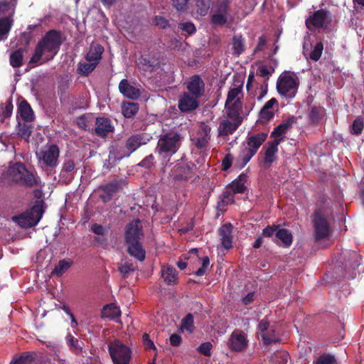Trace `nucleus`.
I'll return each mask as SVG.
<instances>
[{
  "label": "nucleus",
  "mask_w": 364,
  "mask_h": 364,
  "mask_svg": "<svg viewBox=\"0 0 364 364\" xmlns=\"http://www.w3.org/2000/svg\"><path fill=\"white\" fill-rule=\"evenodd\" d=\"M62 43L60 32L56 30L48 31L36 44L29 63L41 65L53 60L58 53Z\"/></svg>",
  "instance_id": "nucleus-1"
},
{
  "label": "nucleus",
  "mask_w": 364,
  "mask_h": 364,
  "mask_svg": "<svg viewBox=\"0 0 364 364\" xmlns=\"http://www.w3.org/2000/svg\"><path fill=\"white\" fill-rule=\"evenodd\" d=\"M139 223V220H136L126 226L124 239L127 252L141 262L145 259L146 252L141 242L144 234Z\"/></svg>",
  "instance_id": "nucleus-2"
},
{
  "label": "nucleus",
  "mask_w": 364,
  "mask_h": 364,
  "mask_svg": "<svg viewBox=\"0 0 364 364\" xmlns=\"http://www.w3.org/2000/svg\"><path fill=\"white\" fill-rule=\"evenodd\" d=\"M267 138V133L266 132L256 133L247 137L246 146H241L237 157L235 166L238 169L243 168L247 164Z\"/></svg>",
  "instance_id": "nucleus-3"
},
{
  "label": "nucleus",
  "mask_w": 364,
  "mask_h": 364,
  "mask_svg": "<svg viewBox=\"0 0 364 364\" xmlns=\"http://www.w3.org/2000/svg\"><path fill=\"white\" fill-rule=\"evenodd\" d=\"M183 136L177 132H169L160 135L156 147V153L164 160L175 154L181 146Z\"/></svg>",
  "instance_id": "nucleus-4"
},
{
  "label": "nucleus",
  "mask_w": 364,
  "mask_h": 364,
  "mask_svg": "<svg viewBox=\"0 0 364 364\" xmlns=\"http://www.w3.org/2000/svg\"><path fill=\"white\" fill-rule=\"evenodd\" d=\"M13 181L21 186L26 188L41 186V178L36 171L28 170L22 163H17L12 170Z\"/></svg>",
  "instance_id": "nucleus-5"
},
{
  "label": "nucleus",
  "mask_w": 364,
  "mask_h": 364,
  "mask_svg": "<svg viewBox=\"0 0 364 364\" xmlns=\"http://www.w3.org/2000/svg\"><path fill=\"white\" fill-rule=\"evenodd\" d=\"M243 85H234L230 87L225 103V108L227 111L228 117H238V112H242V92Z\"/></svg>",
  "instance_id": "nucleus-6"
},
{
  "label": "nucleus",
  "mask_w": 364,
  "mask_h": 364,
  "mask_svg": "<svg viewBox=\"0 0 364 364\" xmlns=\"http://www.w3.org/2000/svg\"><path fill=\"white\" fill-rule=\"evenodd\" d=\"M43 212V201H36L31 209L14 216L12 220L23 228H31L40 221Z\"/></svg>",
  "instance_id": "nucleus-7"
},
{
  "label": "nucleus",
  "mask_w": 364,
  "mask_h": 364,
  "mask_svg": "<svg viewBox=\"0 0 364 364\" xmlns=\"http://www.w3.org/2000/svg\"><path fill=\"white\" fill-rule=\"evenodd\" d=\"M311 219L315 241L328 239L331 235V229L325 213L320 209L316 210L311 215Z\"/></svg>",
  "instance_id": "nucleus-8"
},
{
  "label": "nucleus",
  "mask_w": 364,
  "mask_h": 364,
  "mask_svg": "<svg viewBox=\"0 0 364 364\" xmlns=\"http://www.w3.org/2000/svg\"><path fill=\"white\" fill-rule=\"evenodd\" d=\"M151 139L152 136L146 132H139L130 135L125 141L123 153L119 154L117 158L120 160L124 157H129L141 146L148 144Z\"/></svg>",
  "instance_id": "nucleus-9"
},
{
  "label": "nucleus",
  "mask_w": 364,
  "mask_h": 364,
  "mask_svg": "<svg viewBox=\"0 0 364 364\" xmlns=\"http://www.w3.org/2000/svg\"><path fill=\"white\" fill-rule=\"evenodd\" d=\"M108 350L114 364H129L132 350L119 340H114L108 345Z\"/></svg>",
  "instance_id": "nucleus-10"
},
{
  "label": "nucleus",
  "mask_w": 364,
  "mask_h": 364,
  "mask_svg": "<svg viewBox=\"0 0 364 364\" xmlns=\"http://www.w3.org/2000/svg\"><path fill=\"white\" fill-rule=\"evenodd\" d=\"M60 149L56 144H46L36 153L40 163L46 167L55 168L58 165Z\"/></svg>",
  "instance_id": "nucleus-11"
},
{
  "label": "nucleus",
  "mask_w": 364,
  "mask_h": 364,
  "mask_svg": "<svg viewBox=\"0 0 364 364\" xmlns=\"http://www.w3.org/2000/svg\"><path fill=\"white\" fill-rule=\"evenodd\" d=\"M125 185V181L123 179H115L105 184L100 185L96 190L99 193V198L104 203H107L112 200Z\"/></svg>",
  "instance_id": "nucleus-12"
},
{
  "label": "nucleus",
  "mask_w": 364,
  "mask_h": 364,
  "mask_svg": "<svg viewBox=\"0 0 364 364\" xmlns=\"http://www.w3.org/2000/svg\"><path fill=\"white\" fill-rule=\"evenodd\" d=\"M230 0H218L213 7L211 15V23L216 26H225L228 21Z\"/></svg>",
  "instance_id": "nucleus-13"
},
{
  "label": "nucleus",
  "mask_w": 364,
  "mask_h": 364,
  "mask_svg": "<svg viewBox=\"0 0 364 364\" xmlns=\"http://www.w3.org/2000/svg\"><path fill=\"white\" fill-rule=\"evenodd\" d=\"M296 80L290 75L280 76L277 80V92L287 97H294L297 89Z\"/></svg>",
  "instance_id": "nucleus-14"
},
{
  "label": "nucleus",
  "mask_w": 364,
  "mask_h": 364,
  "mask_svg": "<svg viewBox=\"0 0 364 364\" xmlns=\"http://www.w3.org/2000/svg\"><path fill=\"white\" fill-rule=\"evenodd\" d=\"M186 87L188 93L199 99L205 95V82L198 75H192L186 82Z\"/></svg>",
  "instance_id": "nucleus-15"
},
{
  "label": "nucleus",
  "mask_w": 364,
  "mask_h": 364,
  "mask_svg": "<svg viewBox=\"0 0 364 364\" xmlns=\"http://www.w3.org/2000/svg\"><path fill=\"white\" fill-rule=\"evenodd\" d=\"M138 66L144 72H156L161 69V60L156 54L144 55L139 59Z\"/></svg>",
  "instance_id": "nucleus-16"
},
{
  "label": "nucleus",
  "mask_w": 364,
  "mask_h": 364,
  "mask_svg": "<svg viewBox=\"0 0 364 364\" xmlns=\"http://www.w3.org/2000/svg\"><path fill=\"white\" fill-rule=\"evenodd\" d=\"M198 100L199 98L184 92L178 99V107L181 112H192L199 107Z\"/></svg>",
  "instance_id": "nucleus-17"
},
{
  "label": "nucleus",
  "mask_w": 364,
  "mask_h": 364,
  "mask_svg": "<svg viewBox=\"0 0 364 364\" xmlns=\"http://www.w3.org/2000/svg\"><path fill=\"white\" fill-rule=\"evenodd\" d=\"M196 165L193 163L177 164L174 166L173 178L175 181H187L194 176Z\"/></svg>",
  "instance_id": "nucleus-18"
},
{
  "label": "nucleus",
  "mask_w": 364,
  "mask_h": 364,
  "mask_svg": "<svg viewBox=\"0 0 364 364\" xmlns=\"http://www.w3.org/2000/svg\"><path fill=\"white\" fill-rule=\"evenodd\" d=\"M282 141V138L280 139H274V140L272 141L267 142V146L265 149L264 158H263V166L265 168H268L271 166L273 162H274L277 159V153L278 151V145Z\"/></svg>",
  "instance_id": "nucleus-19"
},
{
  "label": "nucleus",
  "mask_w": 364,
  "mask_h": 364,
  "mask_svg": "<svg viewBox=\"0 0 364 364\" xmlns=\"http://www.w3.org/2000/svg\"><path fill=\"white\" fill-rule=\"evenodd\" d=\"M231 121L228 119H223L220 122L218 127V133L220 136H228L232 134L241 124L242 122V117L241 113L238 112V117H228Z\"/></svg>",
  "instance_id": "nucleus-20"
},
{
  "label": "nucleus",
  "mask_w": 364,
  "mask_h": 364,
  "mask_svg": "<svg viewBox=\"0 0 364 364\" xmlns=\"http://www.w3.org/2000/svg\"><path fill=\"white\" fill-rule=\"evenodd\" d=\"M247 346V340L242 331H235L228 341L229 348L234 351H242Z\"/></svg>",
  "instance_id": "nucleus-21"
},
{
  "label": "nucleus",
  "mask_w": 364,
  "mask_h": 364,
  "mask_svg": "<svg viewBox=\"0 0 364 364\" xmlns=\"http://www.w3.org/2000/svg\"><path fill=\"white\" fill-rule=\"evenodd\" d=\"M114 130V127L109 119L105 117L96 118L95 133L97 136L105 137Z\"/></svg>",
  "instance_id": "nucleus-22"
},
{
  "label": "nucleus",
  "mask_w": 364,
  "mask_h": 364,
  "mask_svg": "<svg viewBox=\"0 0 364 364\" xmlns=\"http://www.w3.org/2000/svg\"><path fill=\"white\" fill-rule=\"evenodd\" d=\"M327 17L328 11L324 9H319L314 11L313 14L306 20V26L309 30L311 29V27L316 28H322Z\"/></svg>",
  "instance_id": "nucleus-23"
},
{
  "label": "nucleus",
  "mask_w": 364,
  "mask_h": 364,
  "mask_svg": "<svg viewBox=\"0 0 364 364\" xmlns=\"http://www.w3.org/2000/svg\"><path fill=\"white\" fill-rule=\"evenodd\" d=\"M119 90L124 97L132 100H137L141 95L139 89L130 85L127 79L120 81Z\"/></svg>",
  "instance_id": "nucleus-24"
},
{
  "label": "nucleus",
  "mask_w": 364,
  "mask_h": 364,
  "mask_svg": "<svg viewBox=\"0 0 364 364\" xmlns=\"http://www.w3.org/2000/svg\"><path fill=\"white\" fill-rule=\"evenodd\" d=\"M232 225L230 223L223 225L219 229L222 245L226 250L232 248Z\"/></svg>",
  "instance_id": "nucleus-25"
},
{
  "label": "nucleus",
  "mask_w": 364,
  "mask_h": 364,
  "mask_svg": "<svg viewBox=\"0 0 364 364\" xmlns=\"http://www.w3.org/2000/svg\"><path fill=\"white\" fill-rule=\"evenodd\" d=\"M296 122V118L294 116L289 117L286 122L281 123L276 127L272 132L271 136L277 139L285 134L289 129L292 127V124Z\"/></svg>",
  "instance_id": "nucleus-26"
},
{
  "label": "nucleus",
  "mask_w": 364,
  "mask_h": 364,
  "mask_svg": "<svg viewBox=\"0 0 364 364\" xmlns=\"http://www.w3.org/2000/svg\"><path fill=\"white\" fill-rule=\"evenodd\" d=\"M21 119L26 122H31L34 119L33 111L26 100L20 102L18 108Z\"/></svg>",
  "instance_id": "nucleus-27"
},
{
  "label": "nucleus",
  "mask_w": 364,
  "mask_h": 364,
  "mask_svg": "<svg viewBox=\"0 0 364 364\" xmlns=\"http://www.w3.org/2000/svg\"><path fill=\"white\" fill-rule=\"evenodd\" d=\"M103 52L104 48L102 46L98 43H92L86 55V60L88 62H97L98 63L102 58Z\"/></svg>",
  "instance_id": "nucleus-28"
},
{
  "label": "nucleus",
  "mask_w": 364,
  "mask_h": 364,
  "mask_svg": "<svg viewBox=\"0 0 364 364\" xmlns=\"http://www.w3.org/2000/svg\"><path fill=\"white\" fill-rule=\"evenodd\" d=\"M245 49V40L241 34L234 35L232 38V53L235 56H240Z\"/></svg>",
  "instance_id": "nucleus-29"
},
{
  "label": "nucleus",
  "mask_w": 364,
  "mask_h": 364,
  "mask_svg": "<svg viewBox=\"0 0 364 364\" xmlns=\"http://www.w3.org/2000/svg\"><path fill=\"white\" fill-rule=\"evenodd\" d=\"M161 277L167 284H175L177 282V271L171 266L164 267L161 269Z\"/></svg>",
  "instance_id": "nucleus-30"
},
{
  "label": "nucleus",
  "mask_w": 364,
  "mask_h": 364,
  "mask_svg": "<svg viewBox=\"0 0 364 364\" xmlns=\"http://www.w3.org/2000/svg\"><path fill=\"white\" fill-rule=\"evenodd\" d=\"M36 358V353L27 351L22 353L18 358L12 360L10 364H37Z\"/></svg>",
  "instance_id": "nucleus-31"
},
{
  "label": "nucleus",
  "mask_w": 364,
  "mask_h": 364,
  "mask_svg": "<svg viewBox=\"0 0 364 364\" xmlns=\"http://www.w3.org/2000/svg\"><path fill=\"white\" fill-rule=\"evenodd\" d=\"M139 108L138 103L127 102H124L122 105V112L124 117L132 118L138 112Z\"/></svg>",
  "instance_id": "nucleus-32"
},
{
  "label": "nucleus",
  "mask_w": 364,
  "mask_h": 364,
  "mask_svg": "<svg viewBox=\"0 0 364 364\" xmlns=\"http://www.w3.org/2000/svg\"><path fill=\"white\" fill-rule=\"evenodd\" d=\"M73 264L71 259H62L58 262V264L52 270L51 274L53 276L61 277L65 273Z\"/></svg>",
  "instance_id": "nucleus-33"
},
{
  "label": "nucleus",
  "mask_w": 364,
  "mask_h": 364,
  "mask_svg": "<svg viewBox=\"0 0 364 364\" xmlns=\"http://www.w3.org/2000/svg\"><path fill=\"white\" fill-rule=\"evenodd\" d=\"M12 27V20L9 17L0 18V41L6 40Z\"/></svg>",
  "instance_id": "nucleus-34"
},
{
  "label": "nucleus",
  "mask_w": 364,
  "mask_h": 364,
  "mask_svg": "<svg viewBox=\"0 0 364 364\" xmlns=\"http://www.w3.org/2000/svg\"><path fill=\"white\" fill-rule=\"evenodd\" d=\"M275 236L283 242L285 247H289L292 243L293 236L287 229H279L276 231Z\"/></svg>",
  "instance_id": "nucleus-35"
},
{
  "label": "nucleus",
  "mask_w": 364,
  "mask_h": 364,
  "mask_svg": "<svg viewBox=\"0 0 364 364\" xmlns=\"http://www.w3.org/2000/svg\"><path fill=\"white\" fill-rule=\"evenodd\" d=\"M261 337L264 343L266 345L277 343L279 341V338L276 334V327L274 325H272V327H270L267 331H266L264 333H262Z\"/></svg>",
  "instance_id": "nucleus-36"
},
{
  "label": "nucleus",
  "mask_w": 364,
  "mask_h": 364,
  "mask_svg": "<svg viewBox=\"0 0 364 364\" xmlns=\"http://www.w3.org/2000/svg\"><path fill=\"white\" fill-rule=\"evenodd\" d=\"M102 314L103 316L114 319L120 316L121 312L116 306H114L113 304H109L104 306Z\"/></svg>",
  "instance_id": "nucleus-37"
},
{
  "label": "nucleus",
  "mask_w": 364,
  "mask_h": 364,
  "mask_svg": "<svg viewBox=\"0 0 364 364\" xmlns=\"http://www.w3.org/2000/svg\"><path fill=\"white\" fill-rule=\"evenodd\" d=\"M23 50H16L10 55V64L14 68H19L23 65Z\"/></svg>",
  "instance_id": "nucleus-38"
},
{
  "label": "nucleus",
  "mask_w": 364,
  "mask_h": 364,
  "mask_svg": "<svg viewBox=\"0 0 364 364\" xmlns=\"http://www.w3.org/2000/svg\"><path fill=\"white\" fill-rule=\"evenodd\" d=\"M364 128V122L361 117H358L353 122L352 125L350 127V134L354 135H360Z\"/></svg>",
  "instance_id": "nucleus-39"
},
{
  "label": "nucleus",
  "mask_w": 364,
  "mask_h": 364,
  "mask_svg": "<svg viewBox=\"0 0 364 364\" xmlns=\"http://www.w3.org/2000/svg\"><path fill=\"white\" fill-rule=\"evenodd\" d=\"M313 364H337V360L334 355L329 353H323L314 361Z\"/></svg>",
  "instance_id": "nucleus-40"
},
{
  "label": "nucleus",
  "mask_w": 364,
  "mask_h": 364,
  "mask_svg": "<svg viewBox=\"0 0 364 364\" xmlns=\"http://www.w3.org/2000/svg\"><path fill=\"white\" fill-rule=\"evenodd\" d=\"M274 116V112L272 109H264L262 108L259 113L258 122L260 124H266L270 121Z\"/></svg>",
  "instance_id": "nucleus-41"
},
{
  "label": "nucleus",
  "mask_w": 364,
  "mask_h": 364,
  "mask_svg": "<svg viewBox=\"0 0 364 364\" xmlns=\"http://www.w3.org/2000/svg\"><path fill=\"white\" fill-rule=\"evenodd\" d=\"M212 0H196L197 12L200 16H205L210 6Z\"/></svg>",
  "instance_id": "nucleus-42"
},
{
  "label": "nucleus",
  "mask_w": 364,
  "mask_h": 364,
  "mask_svg": "<svg viewBox=\"0 0 364 364\" xmlns=\"http://www.w3.org/2000/svg\"><path fill=\"white\" fill-rule=\"evenodd\" d=\"M31 127L26 123L18 122L17 134L21 138L28 139L31 134Z\"/></svg>",
  "instance_id": "nucleus-43"
},
{
  "label": "nucleus",
  "mask_w": 364,
  "mask_h": 364,
  "mask_svg": "<svg viewBox=\"0 0 364 364\" xmlns=\"http://www.w3.org/2000/svg\"><path fill=\"white\" fill-rule=\"evenodd\" d=\"M323 50V45L321 41L318 42L314 46L312 51L309 54V58L314 61H318L321 57Z\"/></svg>",
  "instance_id": "nucleus-44"
},
{
  "label": "nucleus",
  "mask_w": 364,
  "mask_h": 364,
  "mask_svg": "<svg viewBox=\"0 0 364 364\" xmlns=\"http://www.w3.org/2000/svg\"><path fill=\"white\" fill-rule=\"evenodd\" d=\"M118 270L124 277H126L130 272H134L135 268L132 262H127L124 264H119L118 265Z\"/></svg>",
  "instance_id": "nucleus-45"
},
{
  "label": "nucleus",
  "mask_w": 364,
  "mask_h": 364,
  "mask_svg": "<svg viewBox=\"0 0 364 364\" xmlns=\"http://www.w3.org/2000/svg\"><path fill=\"white\" fill-rule=\"evenodd\" d=\"M213 348V345L210 342H205V343H201L198 348H197V350L202 355H205V356H207V357H210L212 353H211V350Z\"/></svg>",
  "instance_id": "nucleus-46"
},
{
  "label": "nucleus",
  "mask_w": 364,
  "mask_h": 364,
  "mask_svg": "<svg viewBox=\"0 0 364 364\" xmlns=\"http://www.w3.org/2000/svg\"><path fill=\"white\" fill-rule=\"evenodd\" d=\"M221 200L218 203L219 205H228L229 203H233L235 202L234 200V193L232 192V191H224L221 196H220Z\"/></svg>",
  "instance_id": "nucleus-47"
},
{
  "label": "nucleus",
  "mask_w": 364,
  "mask_h": 364,
  "mask_svg": "<svg viewBox=\"0 0 364 364\" xmlns=\"http://www.w3.org/2000/svg\"><path fill=\"white\" fill-rule=\"evenodd\" d=\"M97 65V62L85 63L80 65V69L84 75L87 76L95 69Z\"/></svg>",
  "instance_id": "nucleus-48"
},
{
  "label": "nucleus",
  "mask_w": 364,
  "mask_h": 364,
  "mask_svg": "<svg viewBox=\"0 0 364 364\" xmlns=\"http://www.w3.org/2000/svg\"><path fill=\"white\" fill-rule=\"evenodd\" d=\"M209 139L208 136L198 135L197 137L192 139V141L198 149H202L207 146Z\"/></svg>",
  "instance_id": "nucleus-49"
},
{
  "label": "nucleus",
  "mask_w": 364,
  "mask_h": 364,
  "mask_svg": "<svg viewBox=\"0 0 364 364\" xmlns=\"http://www.w3.org/2000/svg\"><path fill=\"white\" fill-rule=\"evenodd\" d=\"M349 255L350 259L352 260L346 261V268L348 266H350L353 269L358 267L360 265V262H358V255L355 252H348Z\"/></svg>",
  "instance_id": "nucleus-50"
},
{
  "label": "nucleus",
  "mask_w": 364,
  "mask_h": 364,
  "mask_svg": "<svg viewBox=\"0 0 364 364\" xmlns=\"http://www.w3.org/2000/svg\"><path fill=\"white\" fill-rule=\"evenodd\" d=\"M75 168V163L72 159L65 160L63 163L61 174L65 176V173H72Z\"/></svg>",
  "instance_id": "nucleus-51"
},
{
  "label": "nucleus",
  "mask_w": 364,
  "mask_h": 364,
  "mask_svg": "<svg viewBox=\"0 0 364 364\" xmlns=\"http://www.w3.org/2000/svg\"><path fill=\"white\" fill-rule=\"evenodd\" d=\"M309 117L312 123H318L321 119L320 108L313 106L310 108Z\"/></svg>",
  "instance_id": "nucleus-52"
},
{
  "label": "nucleus",
  "mask_w": 364,
  "mask_h": 364,
  "mask_svg": "<svg viewBox=\"0 0 364 364\" xmlns=\"http://www.w3.org/2000/svg\"><path fill=\"white\" fill-rule=\"evenodd\" d=\"M13 107L11 100H7L4 105L1 107V115L4 118L9 117L12 114Z\"/></svg>",
  "instance_id": "nucleus-53"
},
{
  "label": "nucleus",
  "mask_w": 364,
  "mask_h": 364,
  "mask_svg": "<svg viewBox=\"0 0 364 364\" xmlns=\"http://www.w3.org/2000/svg\"><path fill=\"white\" fill-rule=\"evenodd\" d=\"M230 187L232 189V192L235 193H243L246 190V186L243 183H240V181H233Z\"/></svg>",
  "instance_id": "nucleus-54"
},
{
  "label": "nucleus",
  "mask_w": 364,
  "mask_h": 364,
  "mask_svg": "<svg viewBox=\"0 0 364 364\" xmlns=\"http://www.w3.org/2000/svg\"><path fill=\"white\" fill-rule=\"evenodd\" d=\"M202 260V266L195 272L196 276H203L205 274L206 270L210 264V259L208 256L200 259Z\"/></svg>",
  "instance_id": "nucleus-55"
},
{
  "label": "nucleus",
  "mask_w": 364,
  "mask_h": 364,
  "mask_svg": "<svg viewBox=\"0 0 364 364\" xmlns=\"http://www.w3.org/2000/svg\"><path fill=\"white\" fill-rule=\"evenodd\" d=\"M178 28L188 34H193L196 31L195 25L191 22L181 23L178 25Z\"/></svg>",
  "instance_id": "nucleus-56"
},
{
  "label": "nucleus",
  "mask_w": 364,
  "mask_h": 364,
  "mask_svg": "<svg viewBox=\"0 0 364 364\" xmlns=\"http://www.w3.org/2000/svg\"><path fill=\"white\" fill-rule=\"evenodd\" d=\"M155 164L154 162V156L153 154H149L146 156L139 164V165L141 167L149 168L154 166Z\"/></svg>",
  "instance_id": "nucleus-57"
},
{
  "label": "nucleus",
  "mask_w": 364,
  "mask_h": 364,
  "mask_svg": "<svg viewBox=\"0 0 364 364\" xmlns=\"http://www.w3.org/2000/svg\"><path fill=\"white\" fill-rule=\"evenodd\" d=\"M154 23L155 26L160 28H166L169 26L168 21L166 18L161 16H155L154 19Z\"/></svg>",
  "instance_id": "nucleus-58"
},
{
  "label": "nucleus",
  "mask_w": 364,
  "mask_h": 364,
  "mask_svg": "<svg viewBox=\"0 0 364 364\" xmlns=\"http://www.w3.org/2000/svg\"><path fill=\"white\" fill-rule=\"evenodd\" d=\"M189 0H172L173 6L178 11L186 9L187 4Z\"/></svg>",
  "instance_id": "nucleus-59"
},
{
  "label": "nucleus",
  "mask_w": 364,
  "mask_h": 364,
  "mask_svg": "<svg viewBox=\"0 0 364 364\" xmlns=\"http://www.w3.org/2000/svg\"><path fill=\"white\" fill-rule=\"evenodd\" d=\"M233 156L231 154H227L222 161V170H228L232 164Z\"/></svg>",
  "instance_id": "nucleus-60"
},
{
  "label": "nucleus",
  "mask_w": 364,
  "mask_h": 364,
  "mask_svg": "<svg viewBox=\"0 0 364 364\" xmlns=\"http://www.w3.org/2000/svg\"><path fill=\"white\" fill-rule=\"evenodd\" d=\"M211 128L209 125L205 124L204 122H202L200 124V127L198 132V135L203 136H208L209 139L210 138V132Z\"/></svg>",
  "instance_id": "nucleus-61"
},
{
  "label": "nucleus",
  "mask_w": 364,
  "mask_h": 364,
  "mask_svg": "<svg viewBox=\"0 0 364 364\" xmlns=\"http://www.w3.org/2000/svg\"><path fill=\"white\" fill-rule=\"evenodd\" d=\"M183 327L192 331L191 328L193 326V316L191 314H188L182 321Z\"/></svg>",
  "instance_id": "nucleus-62"
},
{
  "label": "nucleus",
  "mask_w": 364,
  "mask_h": 364,
  "mask_svg": "<svg viewBox=\"0 0 364 364\" xmlns=\"http://www.w3.org/2000/svg\"><path fill=\"white\" fill-rule=\"evenodd\" d=\"M143 344L146 350H156V346L154 342L149 338L147 333H144L142 336Z\"/></svg>",
  "instance_id": "nucleus-63"
},
{
  "label": "nucleus",
  "mask_w": 364,
  "mask_h": 364,
  "mask_svg": "<svg viewBox=\"0 0 364 364\" xmlns=\"http://www.w3.org/2000/svg\"><path fill=\"white\" fill-rule=\"evenodd\" d=\"M270 327H272V325H270V323L267 318H264L262 319L258 325V329L260 331V335L262 336V333H264L266 331H267Z\"/></svg>",
  "instance_id": "nucleus-64"
}]
</instances>
